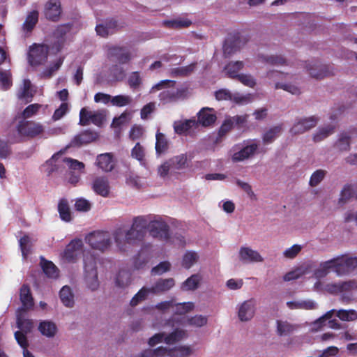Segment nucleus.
I'll use <instances>...</instances> for the list:
<instances>
[{"instance_id": "obj_25", "label": "nucleus", "mask_w": 357, "mask_h": 357, "mask_svg": "<svg viewBox=\"0 0 357 357\" xmlns=\"http://www.w3.org/2000/svg\"><path fill=\"white\" fill-rule=\"evenodd\" d=\"M39 13L37 10L29 12L22 25V31L24 36H28L35 28L38 22Z\"/></svg>"}, {"instance_id": "obj_39", "label": "nucleus", "mask_w": 357, "mask_h": 357, "mask_svg": "<svg viewBox=\"0 0 357 357\" xmlns=\"http://www.w3.org/2000/svg\"><path fill=\"white\" fill-rule=\"evenodd\" d=\"M38 331L47 337H53L57 332L56 324L50 321H43L38 326Z\"/></svg>"}, {"instance_id": "obj_19", "label": "nucleus", "mask_w": 357, "mask_h": 357, "mask_svg": "<svg viewBox=\"0 0 357 357\" xmlns=\"http://www.w3.org/2000/svg\"><path fill=\"white\" fill-rule=\"evenodd\" d=\"M62 13L60 0H48L44 6V15L51 21L56 22L59 20Z\"/></svg>"}, {"instance_id": "obj_42", "label": "nucleus", "mask_w": 357, "mask_h": 357, "mask_svg": "<svg viewBox=\"0 0 357 357\" xmlns=\"http://www.w3.org/2000/svg\"><path fill=\"white\" fill-rule=\"evenodd\" d=\"M47 105H43L38 103L28 105L22 112V119L27 120L36 116L40 109L45 111Z\"/></svg>"}, {"instance_id": "obj_16", "label": "nucleus", "mask_w": 357, "mask_h": 357, "mask_svg": "<svg viewBox=\"0 0 357 357\" xmlns=\"http://www.w3.org/2000/svg\"><path fill=\"white\" fill-rule=\"evenodd\" d=\"M238 260L243 264L262 263L264 257L256 250L249 246H241L238 250Z\"/></svg>"}, {"instance_id": "obj_11", "label": "nucleus", "mask_w": 357, "mask_h": 357, "mask_svg": "<svg viewBox=\"0 0 357 357\" xmlns=\"http://www.w3.org/2000/svg\"><path fill=\"white\" fill-rule=\"evenodd\" d=\"M48 55V47L43 44H34L29 49L28 61L31 66L43 65Z\"/></svg>"}, {"instance_id": "obj_18", "label": "nucleus", "mask_w": 357, "mask_h": 357, "mask_svg": "<svg viewBox=\"0 0 357 357\" xmlns=\"http://www.w3.org/2000/svg\"><path fill=\"white\" fill-rule=\"evenodd\" d=\"M83 247L82 241L74 239L66 246L62 253V259L67 262H75Z\"/></svg>"}, {"instance_id": "obj_49", "label": "nucleus", "mask_w": 357, "mask_h": 357, "mask_svg": "<svg viewBox=\"0 0 357 357\" xmlns=\"http://www.w3.org/2000/svg\"><path fill=\"white\" fill-rule=\"evenodd\" d=\"M309 273V267L307 266H300L295 270L286 273L284 275V281H290L299 278L300 277Z\"/></svg>"}, {"instance_id": "obj_3", "label": "nucleus", "mask_w": 357, "mask_h": 357, "mask_svg": "<svg viewBox=\"0 0 357 357\" xmlns=\"http://www.w3.org/2000/svg\"><path fill=\"white\" fill-rule=\"evenodd\" d=\"M145 234L141 230L133 229L132 227L127 231L118 228L113 232V236L118 248L122 252H126L130 245L142 241Z\"/></svg>"}, {"instance_id": "obj_55", "label": "nucleus", "mask_w": 357, "mask_h": 357, "mask_svg": "<svg viewBox=\"0 0 357 357\" xmlns=\"http://www.w3.org/2000/svg\"><path fill=\"white\" fill-rule=\"evenodd\" d=\"M42 268L45 274L52 278H56L59 276L57 267L50 261H45L42 263Z\"/></svg>"}, {"instance_id": "obj_61", "label": "nucleus", "mask_w": 357, "mask_h": 357, "mask_svg": "<svg viewBox=\"0 0 357 357\" xmlns=\"http://www.w3.org/2000/svg\"><path fill=\"white\" fill-rule=\"evenodd\" d=\"M327 172L324 169H317L312 173L309 181L311 187L317 186L325 178Z\"/></svg>"}, {"instance_id": "obj_23", "label": "nucleus", "mask_w": 357, "mask_h": 357, "mask_svg": "<svg viewBox=\"0 0 357 357\" xmlns=\"http://www.w3.org/2000/svg\"><path fill=\"white\" fill-rule=\"evenodd\" d=\"M107 54L109 57L115 58L121 64L127 63L133 57L130 51L119 46L110 47L108 49Z\"/></svg>"}, {"instance_id": "obj_37", "label": "nucleus", "mask_w": 357, "mask_h": 357, "mask_svg": "<svg viewBox=\"0 0 357 357\" xmlns=\"http://www.w3.org/2000/svg\"><path fill=\"white\" fill-rule=\"evenodd\" d=\"M137 357H171L167 347H159L156 349H148L138 354Z\"/></svg>"}, {"instance_id": "obj_50", "label": "nucleus", "mask_w": 357, "mask_h": 357, "mask_svg": "<svg viewBox=\"0 0 357 357\" xmlns=\"http://www.w3.org/2000/svg\"><path fill=\"white\" fill-rule=\"evenodd\" d=\"M195 63H191L186 66L174 68L170 70V75L172 77H183L190 75L194 71Z\"/></svg>"}, {"instance_id": "obj_40", "label": "nucleus", "mask_w": 357, "mask_h": 357, "mask_svg": "<svg viewBox=\"0 0 357 357\" xmlns=\"http://www.w3.org/2000/svg\"><path fill=\"white\" fill-rule=\"evenodd\" d=\"M296 329V326L287 321L278 320L276 321V332L279 336L289 335Z\"/></svg>"}, {"instance_id": "obj_21", "label": "nucleus", "mask_w": 357, "mask_h": 357, "mask_svg": "<svg viewBox=\"0 0 357 357\" xmlns=\"http://www.w3.org/2000/svg\"><path fill=\"white\" fill-rule=\"evenodd\" d=\"M91 189L93 192L103 197L109 196L110 185L107 177L104 176H96L91 182Z\"/></svg>"}, {"instance_id": "obj_6", "label": "nucleus", "mask_w": 357, "mask_h": 357, "mask_svg": "<svg viewBox=\"0 0 357 357\" xmlns=\"http://www.w3.org/2000/svg\"><path fill=\"white\" fill-rule=\"evenodd\" d=\"M187 337L188 333L185 330L176 328L172 332L169 333L162 332L155 334L149 339L148 344L150 347H154L162 342L171 345Z\"/></svg>"}, {"instance_id": "obj_33", "label": "nucleus", "mask_w": 357, "mask_h": 357, "mask_svg": "<svg viewBox=\"0 0 357 357\" xmlns=\"http://www.w3.org/2000/svg\"><path fill=\"white\" fill-rule=\"evenodd\" d=\"M244 66L243 61H231L225 66L224 70L229 77L237 79L241 74L239 72L244 68Z\"/></svg>"}, {"instance_id": "obj_53", "label": "nucleus", "mask_w": 357, "mask_h": 357, "mask_svg": "<svg viewBox=\"0 0 357 357\" xmlns=\"http://www.w3.org/2000/svg\"><path fill=\"white\" fill-rule=\"evenodd\" d=\"M58 211L61 220L66 222H69L71 220L70 208L66 199L60 200L58 204Z\"/></svg>"}, {"instance_id": "obj_35", "label": "nucleus", "mask_w": 357, "mask_h": 357, "mask_svg": "<svg viewBox=\"0 0 357 357\" xmlns=\"http://www.w3.org/2000/svg\"><path fill=\"white\" fill-rule=\"evenodd\" d=\"M62 159L63 158L61 154H54L50 159L47 160L45 163L43 165L42 168L43 169V171L50 176L54 172L57 171L58 166L62 162Z\"/></svg>"}, {"instance_id": "obj_36", "label": "nucleus", "mask_w": 357, "mask_h": 357, "mask_svg": "<svg viewBox=\"0 0 357 357\" xmlns=\"http://www.w3.org/2000/svg\"><path fill=\"white\" fill-rule=\"evenodd\" d=\"M306 69L310 76L317 79H322L327 75L325 67L317 62H310L306 65Z\"/></svg>"}, {"instance_id": "obj_26", "label": "nucleus", "mask_w": 357, "mask_h": 357, "mask_svg": "<svg viewBox=\"0 0 357 357\" xmlns=\"http://www.w3.org/2000/svg\"><path fill=\"white\" fill-rule=\"evenodd\" d=\"M216 120V116L213 110L211 108L206 107L203 108L198 113L197 126L201 124L202 126L206 127L213 124Z\"/></svg>"}, {"instance_id": "obj_29", "label": "nucleus", "mask_w": 357, "mask_h": 357, "mask_svg": "<svg viewBox=\"0 0 357 357\" xmlns=\"http://www.w3.org/2000/svg\"><path fill=\"white\" fill-rule=\"evenodd\" d=\"M173 126L176 133L178 135H186L190 129L197 128V122L195 119L176 121Z\"/></svg>"}, {"instance_id": "obj_12", "label": "nucleus", "mask_w": 357, "mask_h": 357, "mask_svg": "<svg viewBox=\"0 0 357 357\" xmlns=\"http://www.w3.org/2000/svg\"><path fill=\"white\" fill-rule=\"evenodd\" d=\"M105 119L104 111H91L86 107H83L79 112V124L87 126L90 123L97 126H100Z\"/></svg>"}, {"instance_id": "obj_5", "label": "nucleus", "mask_w": 357, "mask_h": 357, "mask_svg": "<svg viewBox=\"0 0 357 357\" xmlns=\"http://www.w3.org/2000/svg\"><path fill=\"white\" fill-rule=\"evenodd\" d=\"M112 237L108 231H94L86 236V242L94 250L105 252L109 249L112 244Z\"/></svg>"}, {"instance_id": "obj_13", "label": "nucleus", "mask_w": 357, "mask_h": 357, "mask_svg": "<svg viewBox=\"0 0 357 357\" xmlns=\"http://www.w3.org/2000/svg\"><path fill=\"white\" fill-rule=\"evenodd\" d=\"M357 268V257L342 255L335 257V273L338 276L348 275Z\"/></svg>"}, {"instance_id": "obj_59", "label": "nucleus", "mask_w": 357, "mask_h": 357, "mask_svg": "<svg viewBox=\"0 0 357 357\" xmlns=\"http://www.w3.org/2000/svg\"><path fill=\"white\" fill-rule=\"evenodd\" d=\"M169 162L175 172L185 167L187 157L183 154L178 155L169 159Z\"/></svg>"}, {"instance_id": "obj_22", "label": "nucleus", "mask_w": 357, "mask_h": 357, "mask_svg": "<svg viewBox=\"0 0 357 357\" xmlns=\"http://www.w3.org/2000/svg\"><path fill=\"white\" fill-rule=\"evenodd\" d=\"M114 155L111 153H101L97 155L96 165L102 172H112L115 167Z\"/></svg>"}, {"instance_id": "obj_38", "label": "nucleus", "mask_w": 357, "mask_h": 357, "mask_svg": "<svg viewBox=\"0 0 357 357\" xmlns=\"http://www.w3.org/2000/svg\"><path fill=\"white\" fill-rule=\"evenodd\" d=\"M257 59L259 61L268 63L273 66H285L287 65L286 59L281 55L266 56L264 54H258Z\"/></svg>"}, {"instance_id": "obj_64", "label": "nucleus", "mask_w": 357, "mask_h": 357, "mask_svg": "<svg viewBox=\"0 0 357 357\" xmlns=\"http://www.w3.org/2000/svg\"><path fill=\"white\" fill-rule=\"evenodd\" d=\"M63 62V59L62 58L57 59L50 66L44 70L41 75L43 77H52L55 72H56L59 68L61 66Z\"/></svg>"}, {"instance_id": "obj_24", "label": "nucleus", "mask_w": 357, "mask_h": 357, "mask_svg": "<svg viewBox=\"0 0 357 357\" xmlns=\"http://www.w3.org/2000/svg\"><path fill=\"white\" fill-rule=\"evenodd\" d=\"M356 289L357 282L354 280L328 284L326 286V289L332 294L347 293Z\"/></svg>"}, {"instance_id": "obj_57", "label": "nucleus", "mask_w": 357, "mask_h": 357, "mask_svg": "<svg viewBox=\"0 0 357 357\" xmlns=\"http://www.w3.org/2000/svg\"><path fill=\"white\" fill-rule=\"evenodd\" d=\"M132 98L128 95H118L112 97L111 103L114 106L124 107L129 105L132 103Z\"/></svg>"}, {"instance_id": "obj_20", "label": "nucleus", "mask_w": 357, "mask_h": 357, "mask_svg": "<svg viewBox=\"0 0 357 357\" xmlns=\"http://www.w3.org/2000/svg\"><path fill=\"white\" fill-rule=\"evenodd\" d=\"M243 45L244 42L242 40V39L238 35H229L225 39V41L223 45V52L225 56H231V54L238 52Z\"/></svg>"}, {"instance_id": "obj_14", "label": "nucleus", "mask_w": 357, "mask_h": 357, "mask_svg": "<svg viewBox=\"0 0 357 357\" xmlns=\"http://www.w3.org/2000/svg\"><path fill=\"white\" fill-rule=\"evenodd\" d=\"M318 123V119L315 116L298 118L295 120L289 130L292 135L303 134L314 128Z\"/></svg>"}, {"instance_id": "obj_48", "label": "nucleus", "mask_w": 357, "mask_h": 357, "mask_svg": "<svg viewBox=\"0 0 357 357\" xmlns=\"http://www.w3.org/2000/svg\"><path fill=\"white\" fill-rule=\"evenodd\" d=\"M59 296L64 305L68 307H73L74 304L73 294L69 287H63L60 291Z\"/></svg>"}, {"instance_id": "obj_10", "label": "nucleus", "mask_w": 357, "mask_h": 357, "mask_svg": "<svg viewBox=\"0 0 357 357\" xmlns=\"http://www.w3.org/2000/svg\"><path fill=\"white\" fill-rule=\"evenodd\" d=\"M150 235L160 241H167L169 238V227L161 218H156L149 223Z\"/></svg>"}, {"instance_id": "obj_7", "label": "nucleus", "mask_w": 357, "mask_h": 357, "mask_svg": "<svg viewBox=\"0 0 357 357\" xmlns=\"http://www.w3.org/2000/svg\"><path fill=\"white\" fill-rule=\"evenodd\" d=\"M17 326L19 331L15 333V337L22 348L29 345L26 334L29 333L33 328L32 320L26 319L24 312L17 311Z\"/></svg>"}, {"instance_id": "obj_4", "label": "nucleus", "mask_w": 357, "mask_h": 357, "mask_svg": "<svg viewBox=\"0 0 357 357\" xmlns=\"http://www.w3.org/2000/svg\"><path fill=\"white\" fill-rule=\"evenodd\" d=\"M259 143L256 139H248L234 145L231 150L234 162H242L252 158L258 151Z\"/></svg>"}, {"instance_id": "obj_41", "label": "nucleus", "mask_w": 357, "mask_h": 357, "mask_svg": "<svg viewBox=\"0 0 357 357\" xmlns=\"http://www.w3.org/2000/svg\"><path fill=\"white\" fill-rule=\"evenodd\" d=\"M71 25L70 24H61L57 26L54 32V37L58 40L59 47L57 50H60L66 40V35L70 31Z\"/></svg>"}, {"instance_id": "obj_32", "label": "nucleus", "mask_w": 357, "mask_h": 357, "mask_svg": "<svg viewBox=\"0 0 357 357\" xmlns=\"http://www.w3.org/2000/svg\"><path fill=\"white\" fill-rule=\"evenodd\" d=\"M20 301L22 303V307L17 310L20 312H25L31 309L33 305V298L30 294V289L27 285L24 284L20 289Z\"/></svg>"}, {"instance_id": "obj_9", "label": "nucleus", "mask_w": 357, "mask_h": 357, "mask_svg": "<svg viewBox=\"0 0 357 357\" xmlns=\"http://www.w3.org/2000/svg\"><path fill=\"white\" fill-rule=\"evenodd\" d=\"M334 313H336V316L340 318L342 321H354L357 319V312L354 310H331L326 312L321 317L317 319L313 323V326L316 329L321 328L322 326L325 325L327 319H331Z\"/></svg>"}, {"instance_id": "obj_47", "label": "nucleus", "mask_w": 357, "mask_h": 357, "mask_svg": "<svg viewBox=\"0 0 357 357\" xmlns=\"http://www.w3.org/2000/svg\"><path fill=\"white\" fill-rule=\"evenodd\" d=\"M150 294H152L150 287H142L130 300V305L132 307L137 305L139 303L146 300Z\"/></svg>"}, {"instance_id": "obj_34", "label": "nucleus", "mask_w": 357, "mask_h": 357, "mask_svg": "<svg viewBox=\"0 0 357 357\" xmlns=\"http://www.w3.org/2000/svg\"><path fill=\"white\" fill-rule=\"evenodd\" d=\"M34 90L33 89V86L29 79H24L22 86L20 87L18 93L17 97L19 99L25 100L26 102H29L31 100L34 95Z\"/></svg>"}, {"instance_id": "obj_46", "label": "nucleus", "mask_w": 357, "mask_h": 357, "mask_svg": "<svg viewBox=\"0 0 357 357\" xmlns=\"http://www.w3.org/2000/svg\"><path fill=\"white\" fill-rule=\"evenodd\" d=\"M333 132L334 126L331 125L319 128L313 135V140L314 142H319L330 136Z\"/></svg>"}, {"instance_id": "obj_2", "label": "nucleus", "mask_w": 357, "mask_h": 357, "mask_svg": "<svg viewBox=\"0 0 357 357\" xmlns=\"http://www.w3.org/2000/svg\"><path fill=\"white\" fill-rule=\"evenodd\" d=\"M159 90H162L160 93L158 98L163 104L174 102L184 97V90L182 88L176 87V82L174 80H161L152 86L151 93H154Z\"/></svg>"}, {"instance_id": "obj_43", "label": "nucleus", "mask_w": 357, "mask_h": 357, "mask_svg": "<svg viewBox=\"0 0 357 357\" xmlns=\"http://www.w3.org/2000/svg\"><path fill=\"white\" fill-rule=\"evenodd\" d=\"M202 278L199 274H193L185 280L181 284L183 291H192L198 288Z\"/></svg>"}, {"instance_id": "obj_63", "label": "nucleus", "mask_w": 357, "mask_h": 357, "mask_svg": "<svg viewBox=\"0 0 357 357\" xmlns=\"http://www.w3.org/2000/svg\"><path fill=\"white\" fill-rule=\"evenodd\" d=\"M61 160L67 165L69 169L78 171L80 173L84 172L85 165L82 162H79L70 158H63Z\"/></svg>"}, {"instance_id": "obj_52", "label": "nucleus", "mask_w": 357, "mask_h": 357, "mask_svg": "<svg viewBox=\"0 0 357 357\" xmlns=\"http://www.w3.org/2000/svg\"><path fill=\"white\" fill-rule=\"evenodd\" d=\"M130 282V273L126 271H120L116 278V285L120 288H125L128 287Z\"/></svg>"}, {"instance_id": "obj_30", "label": "nucleus", "mask_w": 357, "mask_h": 357, "mask_svg": "<svg viewBox=\"0 0 357 357\" xmlns=\"http://www.w3.org/2000/svg\"><path fill=\"white\" fill-rule=\"evenodd\" d=\"M207 317L203 315H195L191 317H183L180 320L176 321L178 323V326H192L195 327H202L207 324Z\"/></svg>"}, {"instance_id": "obj_27", "label": "nucleus", "mask_w": 357, "mask_h": 357, "mask_svg": "<svg viewBox=\"0 0 357 357\" xmlns=\"http://www.w3.org/2000/svg\"><path fill=\"white\" fill-rule=\"evenodd\" d=\"M98 137L96 132L87 130L76 135L71 141L72 146H80L95 141Z\"/></svg>"}, {"instance_id": "obj_1", "label": "nucleus", "mask_w": 357, "mask_h": 357, "mask_svg": "<svg viewBox=\"0 0 357 357\" xmlns=\"http://www.w3.org/2000/svg\"><path fill=\"white\" fill-rule=\"evenodd\" d=\"M45 132V128L40 122L22 119L18 121L15 130L8 135V140L10 144L20 143L25 138L33 139L42 135Z\"/></svg>"}, {"instance_id": "obj_31", "label": "nucleus", "mask_w": 357, "mask_h": 357, "mask_svg": "<svg viewBox=\"0 0 357 357\" xmlns=\"http://www.w3.org/2000/svg\"><path fill=\"white\" fill-rule=\"evenodd\" d=\"M287 306L291 310H314L317 303L313 300H296L287 302Z\"/></svg>"}, {"instance_id": "obj_15", "label": "nucleus", "mask_w": 357, "mask_h": 357, "mask_svg": "<svg viewBox=\"0 0 357 357\" xmlns=\"http://www.w3.org/2000/svg\"><path fill=\"white\" fill-rule=\"evenodd\" d=\"M257 301L255 298L246 300L237 306V314L239 320L243 322L250 321L256 312Z\"/></svg>"}, {"instance_id": "obj_45", "label": "nucleus", "mask_w": 357, "mask_h": 357, "mask_svg": "<svg viewBox=\"0 0 357 357\" xmlns=\"http://www.w3.org/2000/svg\"><path fill=\"white\" fill-rule=\"evenodd\" d=\"M192 22L187 18H177L172 20H165L162 24L168 28L181 29L188 27L191 25Z\"/></svg>"}, {"instance_id": "obj_44", "label": "nucleus", "mask_w": 357, "mask_h": 357, "mask_svg": "<svg viewBox=\"0 0 357 357\" xmlns=\"http://www.w3.org/2000/svg\"><path fill=\"white\" fill-rule=\"evenodd\" d=\"M171 357H189L192 354V349L188 345H181L168 349Z\"/></svg>"}, {"instance_id": "obj_56", "label": "nucleus", "mask_w": 357, "mask_h": 357, "mask_svg": "<svg viewBox=\"0 0 357 357\" xmlns=\"http://www.w3.org/2000/svg\"><path fill=\"white\" fill-rule=\"evenodd\" d=\"M195 305L192 302H184L176 303L174 301L173 310L176 314H184L193 310Z\"/></svg>"}, {"instance_id": "obj_8", "label": "nucleus", "mask_w": 357, "mask_h": 357, "mask_svg": "<svg viewBox=\"0 0 357 357\" xmlns=\"http://www.w3.org/2000/svg\"><path fill=\"white\" fill-rule=\"evenodd\" d=\"M84 280L87 287L91 291L96 290L99 287L96 261L93 256H84Z\"/></svg>"}, {"instance_id": "obj_62", "label": "nucleus", "mask_w": 357, "mask_h": 357, "mask_svg": "<svg viewBox=\"0 0 357 357\" xmlns=\"http://www.w3.org/2000/svg\"><path fill=\"white\" fill-rule=\"evenodd\" d=\"M275 89H283L292 95H299L301 93V89L298 86L290 83L276 82L275 84Z\"/></svg>"}, {"instance_id": "obj_17", "label": "nucleus", "mask_w": 357, "mask_h": 357, "mask_svg": "<svg viewBox=\"0 0 357 357\" xmlns=\"http://www.w3.org/2000/svg\"><path fill=\"white\" fill-rule=\"evenodd\" d=\"M123 26V25L119 24L117 20L114 19H107L96 24V31L97 35L99 36L106 38L108 36L114 33L118 29Z\"/></svg>"}, {"instance_id": "obj_28", "label": "nucleus", "mask_w": 357, "mask_h": 357, "mask_svg": "<svg viewBox=\"0 0 357 357\" xmlns=\"http://www.w3.org/2000/svg\"><path fill=\"white\" fill-rule=\"evenodd\" d=\"M175 284L172 278L160 279L151 287L152 294H160L171 289Z\"/></svg>"}, {"instance_id": "obj_54", "label": "nucleus", "mask_w": 357, "mask_h": 357, "mask_svg": "<svg viewBox=\"0 0 357 357\" xmlns=\"http://www.w3.org/2000/svg\"><path fill=\"white\" fill-rule=\"evenodd\" d=\"M168 149V142L162 133H156L155 151L158 154L165 153Z\"/></svg>"}, {"instance_id": "obj_51", "label": "nucleus", "mask_w": 357, "mask_h": 357, "mask_svg": "<svg viewBox=\"0 0 357 357\" xmlns=\"http://www.w3.org/2000/svg\"><path fill=\"white\" fill-rule=\"evenodd\" d=\"M282 131L281 126L273 127L266 131L263 135V142L264 144L272 143L280 134Z\"/></svg>"}, {"instance_id": "obj_60", "label": "nucleus", "mask_w": 357, "mask_h": 357, "mask_svg": "<svg viewBox=\"0 0 357 357\" xmlns=\"http://www.w3.org/2000/svg\"><path fill=\"white\" fill-rule=\"evenodd\" d=\"M20 247L24 259H26L31 252L32 243L31 238L28 236H24L20 241Z\"/></svg>"}, {"instance_id": "obj_58", "label": "nucleus", "mask_w": 357, "mask_h": 357, "mask_svg": "<svg viewBox=\"0 0 357 357\" xmlns=\"http://www.w3.org/2000/svg\"><path fill=\"white\" fill-rule=\"evenodd\" d=\"M198 255L193 251H188L183 257L182 265L188 269L192 267L198 260Z\"/></svg>"}]
</instances>
